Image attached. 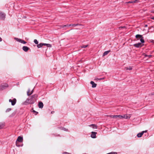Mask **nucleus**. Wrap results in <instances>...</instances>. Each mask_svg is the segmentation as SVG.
<instances>
[{"instance_id": "nucleus-1", "label": "nucleus", "mask_w": 154, "mask_h": 154, "mask_svg": "<svg viewBox=\"0 0 154 154\" xmlns=\"http://www.w3.org/2000/svg\"><path fill=\"white\" fill-rule=\"evenodd\" d=\"M8 87V85L6 83L2 84L0 86V91L5 89Z\"/></svg>"}, {"instance_id": "nucleus-2", "label": "nucleus", "mask_w": 154, "mask_h": 154, "mask_svg": "<svg viewBox=\"0 0 154 154\" xmlns=\"http://www.w3.org/2000/svg\"><path fill=\"white\" fill-rule=\"evenodd\" d=\"M135 37L137 40L140 39V40L142 43H143L144 42V38L142 35L137 34L136 35Z\"/></svg>"}, {"instance_id": "nucleus-3", "label": "nucleus", "mask_w": 154, "mask_h": 154, "mask_svg": "<svg viewBox=\"0 0 154 154\" xmlns=\"http://www.w3.org/2000/svg\"><path fill=\"white\" fill-rule=\"evenodd\" d=\"M14 38L15 40H16L17 42H20L24 44H26V42H25V41L21 39H20L19 38H18L15 37Z\"/></svg>"}, {"instance_id": "nucleus-4", "label": "nucleus", "mask_w": 154, "mask_h": 154, "mask_svg": "<svg viewBox=\"0 0 154 154\" xmlns=\"http://www.w3.org/2000/svg\"><path fill=\"white\" fill-rule=\"evenodd\" d=\"M5 14L2 12L0 11V20H4L5 18Z\"/></svg>"}, {"instance_id": "nucleus-5", "label": "nucleus", "mask_w": 154, "mask_h": 154, "mask_svg": "<svg viewBox=\"0 0 154 154\" xmlns=\"http://www.w3.org/2000/svg\"><path fill=\"white\" fill-rule=\"evenodd\" d=\"M16 99L15 98H13L12 99H9V101L11 102V105H14L16 102Z\"/></svg>"}, {"instance_id": "nucleus-6", "label": "nucleus", "mask_w": 154, "mask_h": 154, "mask_svg": "<svg viewBox=\"0 0 154 154\" xmlns=\"http://www.w3.org/2000/svg\"><path fill=\"white\" fill-rule=\"evenodd\" d=\"M143 45H142V43H138L134 45V46L136 48H139L140 47H141L143 46Z\"/></svg>"}, {"instance_id": "nucleus-7", "label": "nucleus", "mask_w": 154, "mask_h": 154, "mask_svg": "<svg viewBox=\"0 0 154 154\" xmlns=\"http://www.w3.org/2000/svg\"><path fill=\"white\" fill-rule=\"evenodd\" d=\"M33 89L31 90L30 89H29L27 91V94L28 96L30 95L33 92Z\"/></svg>"}, {"instance_id": "nucleus-8", "label": "nucleus", "mask_w": 154, "mask_h": 154, "mask_svg": "<svg viewBox=\"0 0 154 154\" xmlns=\"http://www.w3.org/2000/svg\"><path fill=\"white\" fill-rule=\"evenodd\" d=\"M97 134L96 132H92L91 134V137L93 138H95L96 137V134Z\"/></svg>"}, {"instance_id": "nucleus-9", "label": "nucleus", "mask_w": 154, "mask_h": 154, "mask_svg": "<svg viewBox=\"0 0 154 154\" xmlns=\"http://www.w3.org/2000/svg\"><path fill=\"white\" fill-rule=\"evenodd\" d=\"M23 138L22 137L20 136H19L18 137L16 141H17V142H22L23 141Z\"/></svg>"}, {"instance_id": "nucleus-10", "label": "nucleus", "mask_w": 154, "mask_h": 154, "mask_svg": "<svg viewBox=\"0 0 154 154\" xmlns=\"http://www.w3.org/2000/svg\"><path fill=\"white\" fill-rule=\"evenodd\" d=\"M29 49V48L27 46H24L23 47V50L25 52L28 51Z\"/></svg>"}, {"instance_id": "nucleus-11", "label": "nucleus", "mask_w": 154, "mask_h": 154, "mask_svg": "<svg viewBox=\"0 0 154 154\" xmlns=\"http://www.w3.org/2000/svg\"><path fill=\"white\" fill-rule=\"evenodd\" d=\"M90 83L92 85V88H95L96 87L97 84H95L93 81H91Z\"/></svg>"}, {"instance_id": "nucleus-12", "label": "nucleus", "mask_w": 154, "mask_h": 154, "mask_svg": "<svg viewBox=\"0 0 154 154\" xmlns=\"http://www.w3.org/2000/svg\"><path fill=\"white\" fill-rule=\"evenodd\" d=\"M38 106L40 108H42L43 106V103L41 102H39L38 104Z\"/></svg>"}, {"instance_id": "nucleus-13", "label": "nucleus", "mask_w": 154, "mask_h": 154, "mask_svg": "<svg viewBox=\"0 0 154 154\" xmlns=\"http://www.w3.org/2000/svg\"><path fill=\"white\" fill-rule=\"evenodd\" d=\"M32 98L31 99H30L29 100V99H27L26 100V102L27 103H30V104H32L33 103V101L32 100Z\"/></svg>"}, {"instance_id": "nucleus-14", "label": "nucleus", "mask_w": 154, "mask_h": 154, "mask_svg": "<svg viewBox=\"0 0 154 154\" xmlns=\"http://www.w3.org/2000/svg\"><path fill=\"white\" fill-rule=\"evenodd\" d=\"M82 26V24H71L69 25V26H72L73 27H75L77 26Z\"/></svg>"}, {"instance_id": "nucleus-15", "label": "nucleus", "mask_w": 154, "mask_h": 154, "mask_svg": "<svg viewBox=\"0 0 154 154\" xmlns=\"http://www.w3.org/2000/svg\"><path fill=\"white\" fill-rule=\"evenodd\" d=\"M131 115L126 114L125 115V119H129L131 117Z\"/></svg>"}, {"instance_id": "nucleus-16", "label": "nucleus", "mask_w": 154, "mask_h": 154, "mask_svg": "<svg viewBox=\"0 0 154 154\" xmlns=\"http://www.w3.org/2000/svg\"><path fill=\"white\" fill-rule=\"evenodd\" d=\"M143 132H141V133H140L137 134V136L138 137H142V136L143 135Z\"/></svg>"}, {"instance_id": "nucleus-17", "label": "nucleus", "mask_w": 154, "mask_h": 154, "mask_svg": "<svg viewBox=\"0 0 154 154\" xmlns=\"http://www.w3.org/2000/svg\"><path fill=\"white\" fill-rule=\"evenodd\" d=\"M89 126L90 127H92L93 128H97V126H96V125H95V124L91 125H89Z\"/></svg>"}, {"instance_id": "nucleus-18", "label": "nucleus", "mask_w": 154, "mask_h": 154, "mask_svg": "<svg viewBox=\"0 0 154 154\" xmlns=\"http://www.w3.org/2000/svg\"><path fill=\"white\" fill-rule=\"evenodd\" d=\"M110 51L109 50L105 51L103 54V56H105L107 55L110 52Z\"/></svg>"}, {"instance_id": "nucleus-19", "label": "nucleus", "mask_w": 154, "mask_h": 154, "mask_svg": "<svg viewBox=\"0 0 154 154\" xmlns=\"http://www.w3.org/2000/svg\"><path fill=\"white\" fill-rule=\"evenodd\" d=\"M117 118L122 119V116L121 115H116V119Z\"/></svg>"}, {"instance_id": "nucleus-20", "label": "nucleus", "mask_w": 154, "mask_h": 154, "mask_svg": "<svg viewBox=\"0 0 154 154\" xmlns=\"http://www.w3.org/2000/svg\"><path fill=\"white\" fill-rule=\"evenodd\" d=\"M43 46V43H40L39 44H38L37 47L38 48H40Z\"/></svg>"}, {"instance_id": "nucleus-21", "label": "nucleus", "mask_w": 154, "mask_h": 154, "mask_svg": "<svg viewBox=\"0 0 154 154\" xmlns=\"http://www.w3.org/2000/svg\"><path fill=\"white\" fill-rule=\"evenodd\" d=\"M109 116L112 118L116 119V115H110Z\"/></svg>"}, {"instance_id": "nucleus-22", "label": "nucleus", "mask_w": 154, "mask_h": 154, "mask_svg": "<svg viewBox=\"0 0 154 154\" xmlns=\"http://www.w3.org/2000/svg\"><path fill=\"white\" fill-rule=\"evenodd\" d=\"M4 126V125L3 124H0V129L2 128Z\"/></svg>"}, {"instance_id": "nucleus-23", "label": "nucleus", "mask_w": 154, "mask_h": 154, "mask_svg": "<svg viewBox=\"0 0 154 154\" xmlns=\"http://www.w3.org/2000/svg\"><path fill=\"white\" fill-rule=\"evenodd\" d=\"M34 42L36 45H38V42L36 39H34Z\"/></svg>"}, {"instance_id": "nucleus-24", "label": "nucleus", "mask_w": 154, "mask_h": 154, "mask_svg": "<svg viewBox=\"0 0 154 154\" xmlns=\"http://www.w3.org/2000/svg\"><path fill=\"white\" fill-rule=\"evenodd\" d=\"M69 25H62L61 26V27L62 28H64L65 27H68L69 26Z\"/></svg>"}, {"instance_id": "nucleus-25", "label": "nucleus", "mask_w": 154, "mask_h": 154, "mask_svg": "<svg viewBox=\"0 0 154 154\" xmlns=\"http://www.w3.org/2000/svg\"><path fill=\"white\" fill-rule=\"evenodd\" d=\"M144 56L146 57H148L149 58H150L152 56V55H147V54H145Z\"/></svg>"}, {"instance_id": "nucleus-26", "label": "nucleus", "mask_w": 154, "mask_h": 154, "mask_svg": "<svg viewBox=\"0 0 154 154\" xmlns=\"http://www.w3.org/2000/svg\"><path fill=\"white\" fill-rule=\"evenodd\" d=\"M126 69L127 70H131L132 69V68L131 67H127L126 68Z\"/></svg>"}, {"instance_id": "nucleus-27", "label": "nucleus", "mask_w": 154, "mask_h": 154, "mask_svg": "<svg viewBox=\"0 0 154 154\" xmlns=\"http://www.w3.org/2000/svg\"><path fill=\"white\" fill-rule=\"evenodd\" d=\"M126 3L128 4V3H134L133 1H130L128 2H127L125 3Z\"/></svg>"}, {"instance_id": "nucleus-28", "label": "nucleus", "mask_w": 154, "mask_h": 154, "mask_svg": "<svg viewBox=\"0 0 154 154\" xmlns=\"http://www.w3.org/2000/svg\"><path fill=\"white\" fill-rule=\"evenodd\" d=\"M11 108H8L6 110V112H9L11 110Z\"/></svg>"}, {"instance_id": "nucleus-29", "label": "nucleus", "mask_w": 154, "mask_h": 154, "mask_svg": "<svg viewBox=\"0 0 154 154\" xmlns=\"http://www.w3.org/2000/svg\"><path fill=\"white\" fill-rule=\"evenodd\" d=\"M88 45H83L82 46H81V47L82 48H85L86 47H87V46H88Z\"/></svg>"}, {"instance_id": "nucleus-30", "label": "nucleus", "mask_w": 154, "mask_h": 154, "mask_svg": "<svg viewBox=\"0 0 154 154\" xmlns=\"http://www.w3.org/2000/svg\"><path fill=\"white\" fill-rule=\"evenodd\" d=\"M46 46L47 47H51V44H48Z\"/></svg>"}, {"instance_id": "nucleus-31", "label": "nucleus", "mask_w": 154, "mask_h": 154, "mask_svg": "<svg viewBox=\"0 0 154 154\" xmlns=\"http://www.w3.org/2000/svg\"><path fill=\"white\" fill-rule=\"evenodd\" d=\"M133 2L134 3H136V2H139V0H135L134 1H133Z\"/></svg>"}, {"instance_id": "nucleus-32", "label": "nucleus", "mask_w": 154, "mask_h": 154, "mask_svg": "<svg viewBox=\"0 0 154 154\" xmlns=\"http://www.w3.org/2000/svg\"><path fill=\"white\" fill-rule=\"evenodd\" d=\"M63 154H72L71 153H69L66 152H64Z\"/></svg>"}, {"instance_id": "nucleus-33", "label": "nucleus", "mask_w": 154, "mask_h": 154, "mask_svg": "<svg viewBox=\"0 0 154 154\" xmlns=\"http://www.w3.org/2000/svg\"><path fill=\"white\" fill-rule=\"evenodd\" d=\"M125 28V26H121V27H119V29H123V28Z\"/></svg>"}, {"instance_id": "nucleus-34", "label": "nucleus", "mask_w": 154, "mask_h": 154, "mask_svg": "<svg viewBox=\"0 0 154 154\" xmlns=\"http://www.w3.org/2000/svg\"><path fill=\"white\" fill-rule=\"evenodd\" d=\"M16 145L17 146H19V145H18V142H17V141H16Z\"/></svg>"}, {"instance_id": "nucleus-35", "label": "nucleus", "mask_w": 154, "mask_h": 154, "mask_svg": "<svg viewBox=\"0 0 154 154\" xmlns=\"http://www.w3.org/2000/svg\"><path fill=\"white\" fill-rule=\"evenodd\" d=\"M48 44L46 43H43V46H47Z\"/></svg>"}, {"instance_id": "nucleus-36", "label": "nucleus", "mask_w": 154, "mask_h": 154, "mask_svg": "<svg viewBox=\"0 0 154 154\" xmlns=\"http://www.w3.org/2000/svg\"><path fill=\"white\" fill-rule=\"evenodd\" d=\"M33 112H35V113H36L35 115H36V114L38 113V112H36V111H35V110H33Z\"/></svg>"}, {"instance_id": "nucleus-37", "label": "nucleus", "mask_w": 154, "mask_h": 154, "mask_svg": "<svg viewBox=\"0 0 154 154\" xmlns=\"http://www.w3.org/2000/svg\"><path fill=\"white\" fill-rule=\"evenodd\" d=\"M102 79H103L102 78H100V79H97V80H102Z\"/></svg>"}, {"instance_id": "nucleus-38", "label": "nucleus", "mask_w": 154, "mask_h": 154, "mask_svg": "<svg viewBox=\"0 0 154 154\" xmlns=\"http://www.w3.org/2000/svg\"><path fill=\"white\" fill-rule=\"evenodd\" d=\"M122 118L125 119V115H124L123 116H122Z\"/></svg>"}, {"instance_id": "nucleus-39", "label": "nucleus", "mask_w": 154, "mask_h": 154, "mask_svg": "<svg viewBox=\"0 0 154 154\" xmlns=\"http://www.w3.org/2000/svg\"><path fill=\"white\" fill-rule=\"evenodd\" d=\"M147 131H142V132H143V133H145V132H147Z\"/></svg>"}, {"instance_id": "nucleus-40", "label": "nucleus", "mask_w": 154, "mask_h": 154, "mask_svg": "<svg viewBox=\"0 0 154 154\" xmlns=\"http://www.w3.org/2000/svg\"><path fill=\"white\" fill-rule=\"evenodd\" d=\"M2 40V38L0 37V42H1Z\"/></svg>"}, {"instance_id": "nucleus-41", "label": "nucleus", "mask_w": 154, "mask_h": 154, "mask_svg": "<svg viewBox=\"0 0 154 154\" xmlns=\"http://www.w3.org/2000/svg\"><path fill=\"white\" fill-rule=\"evenodd\" d=\"M151 19L154 20V17H151Z\"/></svg>"}, {"instance_id": "nucleus-42", "label": "nucleus", "mask_w": 154, "mask_h": 154, "mask_svg": "<svg viewBox=\"0 0 154 154\" xmlns=\"http://www.w3.org/2000/svg\"><path fill=\"white\" fill-rule=\"evenodd\" d=\"M151 95H154V93H152Z\"/></svg>"}, {"instance_id": "nucleus-43", "label": "nucleus", "mask_w": 154, "mask_h": 154, "mask_svg": "<svg viewBox=\"0 0 154 154\" xmlns=\"http://www.w3.org/2000/svg\"><path fill=\"white\" fill-rule=\"evenodd\" d=\"M151 12L152 13H154V10H152V11H151Z\"/></svg>"}]
</instances>
